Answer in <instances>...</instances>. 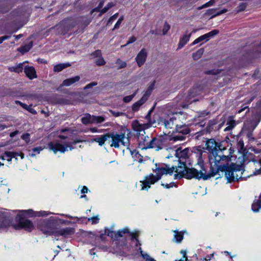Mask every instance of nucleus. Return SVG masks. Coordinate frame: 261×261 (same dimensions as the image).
I'll list each match as a JSON object with an SVG mask.
<instances>
[{
    "label": "nucleus",
    "instance_id": "20e7f679",
    "mask_svg": "<svg viewBox=\"0 0 261 261\" xmlns=\"http://www.w3.org/2000/svg\"><path fill=\"white\" fill-rule=\"evenodd\" d=\"M109 138H111L110 146L115 148H118L121 144L124 146H128L129 142L128 138L125 137L124 134H109Z\"/></svg>",
    "mask_w": 261,
    "mask_h": 261
},
{
    "label": "nucleus",
    "instance_id": "39448f33",
    "mask_svg": "<svg viewBox=\"0 0 261 261\" xmlns=\"http://www.w3.org/2000/svg\"><path fill=\"white\" fill-rule=\"evenodd\" d=\"M58 138L62 140L65 139V136L64 135H59ZM48 147L50 150H52L55 153L58 151L64 153L65 151V147L64 146V141H60L59 140L56 139L53 142H50L48 143Z\"/></svg>",
    "mask_w": 261,
    "mask_h": 261
},
{
    "label": "nucleus",
    "instance_id": "c756f323",
    "mask_svg": "<svg viewBox=\"0 0 261 261\" xmlns=\"http://www.w3.org/2000/svg\"><path fill=\"white\" fill-rule=\"evenodd\" d=\"M173 232H174V239L175 241L177 243L180 242L184 238V232H178L177 230H174Z\"/></svg>",
    "mask_w": 261,
    "mask_h": 261
},
{
    "label": "nucleus",
    "instance_id": "774afa93",
    "mask_svg": "<svg viewBox=\"0 0 261 261\" xmlns=\"http://www.w3.org/2000/svg\"><path fill=\"white\" fill-rule=\"evenodd\" d=\"M109 10V8H107V7H105L103 9H102L100 11L101 12V14H102L103 13H105V12H106L108 10Z\"/></svg>",
    "mask_w": 261,
    "mask_h": 261
},
{
    "label": "nucleus",
    "instance_id": "a211bd4d",
    "mask_svg": "<svg viewBox=\"0 0 261 261\" xmlns=\"http://www.w3.org/2000/svg\"><path fill=\"white\" fill-rule=\"evenodd\" d=\"M227 11L226 9H223L221 11H217L216 9H211L207 11L206 14L211 16V18H213L215 16L220 15L222 14L225 13Z\"/></svg>",
    "mask_w": 261,
    "mask_h": 261
},
{
    "label": "nucleus",
    "instance_id": "2eb2a0df",
    "mask_svg": "<svg viewBox=\"0 0 261 261\" xmlns=\"http://www.w3.org/2000/svg\"><path fill=\"white\" fill-rule=\"evenodd\" d=\"M128 233H130V236L132 237V239H136V241L139 243V241L137 239V237L139 234V231L138 230H135L134 232H130L129 229L127 228H124L122 229L117 231V238L119 239V238L122 237L123 234Z\"/></svg>",
    "mask_w": 261,
    "mask_h": 261
},
{
    "label": "nucleus",
    "instance_id": "dca6fc26",
    "mask_svg": "<svg viewBox=\"0 0 261 261\" xmlns=\"http://www.w3.org/2000/svg\"><path fill=\"white\" fill-rule=\"evenodd\" d=\"M24 71L26 75L30 80H32L37 77L36 70L35 69V68L33 66H25L24 68Z\"/></svg>",
    "mask_w": 261,
    "mask_h": 261
},
{
    "label": "nucleus",
    "instance_id": "f257e3e1",
    "mask_svg": "<svg viewBox=\"0 0 261 261\" xmlns=\"http://www.w3.org/2000/svg\"><path fill=\"white\" fill-rule=\"evenodd\" d=\"M197 158V167L198 169H189L184 170L183 167H180L177 169V172L178 174H176L175 177L176 178H180L185 177L187 179L192 178H202L204 180L214 176L219 171H223L227 167L226 164H229L232 158L231 155H223L219 154L217 151H212L210 152L208 158L209 162L211 164V169L212 170L211 174H206V170L203 166V160L201 158V152H199L196 155Z\"/></svg>",
    "mask_w": 261,
    "mask_h": 261
},
{
    "label": "nucleus",
    "instance_id": "0e129e2a",
    "mask_svg": "<svg viewBox=\"0 0 261 261\" xmlns=\"http://www.w3.org/2000/svg\"><path fill=\"white\" fill-rule=\"evenodd\" d=\"M19 132L18 130L14 131L13 132H12L10 134V136L12 138L15 137L16 135L18 134Z\"/></svg>",
    "mask_w": 261,
    "mask_h": 261
},
{
    "label": "nucleus",
    "instance_id": "7c9ffc66",
    "mask_svg": "<svg viewBox=\"0 0 261 261\" xmlns=\"http://www.w3.org/2000/svg\"><path fill=\"white\" fill-rule=\"evenodd\" d=\"M65 69V63H60L54 66L53 71L55 72H59Z\"/></svg>",
    "mask_w": 261,
    "mask_h": 261
},
{
    "label": "nucleus",
    "instance_id": "f704fd0d",
    "mask_svg": "<svg viewBox=\"0 0 261 261\" xmlns=\"http://www.w3.org/2000/svg\"><path fill=\"white\" fill-rule=\"evenodd\" d=\"M204 50L202 48H200L196 52L194 53L192 55V57L194 60H197L200 59L203 55Z\"/></svg>",
    "mask_w": 261,
    "mask_h": 261
},
{
    "label": "nucleus",
    "instance_id": "f8f14e48",
    "mask_svg": "<svg viewBox=\"0 0 261 261\" xmlns=\"http://www.w3.org/2000/svg\"><path fill=\"white\" fill-rule=\"evenodd\" d=\"M197 91V89H193L190 92L186 98V103L182 105L183 108H186L188 106V104L192 103V102L197 101L199 100V97H196L197 95L196 93Z\"/></svg>",
    "mask_w": 261,
    "mask_h": 261
},
{
    "label": "nucleus",
    "instance_id": "3c124183",
    "mask_svg": "<svg viewBox=\"0 0 261 261\" xmlns=\"http://www.w3.org/2000/svg\"><path fill=\"white\" fill-rule=\"evenodd\" d=\"M30 134L28 133H26L23 134L21 138L22 139L24 140L27 143H28L30 142Z\"/></svg>",
    "mask_w": 261,
    "mask_h": 261
},
{
    "label": "nucleus",
    "instance_id": "e2e57ef3",
    "mask_svg": "<svg viewBox=\"0 0 261 261\" xmlns=\"http://www.w3.org/2000/svg\"><path fill=\"white\" fill-rule=\"evenodd\" d=\"M88 189L86 186H84L83 187L82 189L81 190V193L82 194L87 193L88 192Z\"/></svg>",
    "mask_w": 261,
    "mask_h": 261
},
{
    "label": "nucleus",
    "instance_id": "5701e85b",
    "mask_svg": "<svg viewBox=\"0 0 261 261\" xmlns=\"http://www.w3.org/2000/svg\"><path fill=\"white\" fill-rule=\"evenodd\" d=\"M33 46V42L31 41L28 43V44L21 46L19 48H18V51L21 53L22 54H24L25 53H27L30 50V49Z\"/></svg>",
    "mask_w": 261,
    "mask_h": 261
},
{
    "label": "nucleus",
    "instance_id": "a18cd8bd",
    "mask_svg": "<svg viewBox=\"0 0 261 261\" xmlns=\"http://www.w3.org/2000/svg\"><path fill=\"white\" fill-rule=\"evenodd\" d=\"M123 20V16H121L119 18V19L118 20V21H117L116 24H115L113 30H114L115 29H118L119 28V26H120V24L121 23V22H122Z\"/></svg>",
    "mask_w": 261,
    "mask_h": 261
},
{
    "label": "nucleus",
    "instance_id": "de8ad7c7",
    "mask_svg": "<svg viewBox=\"0 0 261 261\" xmlns=\"http://www.w3.org/2000/svg\"><path fill=\"white\" fill-rule=\"evenodd\" d=\"M215 0H211L209 2H208L207 3H205V4H204L203 5H202L200 8V9H202V8H206V7H210V6H211L212 5H214V4L215 3Z\"/></svg>",
    "mask_w": 261,
    "mask_h": 261
},
{
    "label": "nucleus",
    "instance_id": "bb28decb",
    "mask_svg": "<svg viewBox=\"0 0 261 261\" xmlns=\"http://www.w3.org/2000/svg\"><path fill=\"white\" fill-rule=\"evenodd\" d=\"M261 208V200H255L252 205V210L254 212H257Z\"/></svg>",
    "mask_w": 261,
    "mask_h": 261
},
{
    "label": "nucleus",
    "instance_id": "a19ab883",
    "mask_svg": "<svg viewBox=\"0 0 261 261\" xmlns=\"http://www.w3.org/2000/svg\"><path fill=\"white\" fill-rule=\"evenodd\" d=\"M170 28V25L167 22H165L162 30L163 34H166L168 31L169 30Z\"/></svg>",
    "mask_w": 261,
    "mask_h": 261
},
{
    "label": "nucleus",
    "instance_id": "6ab92c4d",
    "mask_svg": "<svg viewBox=\"0 0 261 261\" xmlns=\"http://www.w3.org/2000/svg\"><path fill=\"white\" fill-rule=\"evenodd\" d=\"M191 37L190 34H186L180 38L177 49H179L182 48L189 41Z\"/></svg>",
    "mask_w": 261,
    "mask_h": 261
},
{
    "label": "nucleus",
    "instance_id": "ea45409f",
    "mask_svg": "<svg viewBox=\"0 0 261 261\" xmlns=\"http://www.w3.org/2000/svg\"><path fill=\"white\" fill-rule=\"evenodd\" d=\"M219 31L218 30H214L206 34L207 38L210 39L211 38L214 37V36L217 35L219 33Z\"/></svg>",
    "mask_w": 261,
    "mask_h": 261
},
{
    "label": "nucleus",
    "instance_id": "69168bd1",
    "mask_svg": "<svg viewBox=\"0 0 261 261\" xmlns=\"http://www.w3.org/2000/svg\"><path fill=\"white\" fill-rule=\"evenodd\" d=\"M65 85V80L63 81L62 84L60 85V86L58 88V91H62V87Z\"/></svg>",
    "mask_w": 261,
    "mask_h": 261
},
{
    "label": "nucleus",
    "instance_id": "338daca9",
    "mask_svg": "<svg viewBox=\"0 0 261 261\" xmlns=\"http://www.w3.org/2000/svg\"><path fill=\"white\" fill-rule=\"evenodd\" d=\"M73 232H74V230L72 228H71L69 229L66 228V234L72 233Z\"/></svg>",
    "mask_w": 261,
    "mask_h": 261
},
{
    "label": "nucleus",
    "instance_id": "09e8293b",
    "mask_svg": "<svg viewBox=\"0 0 261 261\" xmlns=\"http://www.w3.org/2000/svg\"><path fill=\"white\" fill-rule=\"evenodd\" d=\"M110 112L115 117H119L124 115V113L123 112H116L113 110H110Z\"/></svg>",
    "mask_w": 261,
    "mask_h": 261
},
{
    "label": "nucleus",
    "instance_id": "58836bf2",
    "mask_svg": "<svg viewBox=\"0 0 261 261\" xmlns=\"http://www.w3.org/2000/svg\"><path fill=\"white\" fill-rule=\"evenodd\" d=\"M137 92V91H136V92H135L134 93V94H133L132 95H128V96H125L123 99V100L124 102H130V101H132V100L133 99V98L135 97V96L136 95V93Z\"/></svg>",
    "mask_w": 261,
    "mask_h": 261
},
{
    "label": "nucleus",
    "instance_id": "6e6552de",
    "mask_svg": "<svg viewBox=\"0 0 261 261\" xmlns=\"http://www.w3.org/2000/svg\"><path fill=\"white\" fill-rule=\"evenodd\" d=\"M226 169L223 170V171L225 172V175L227 180L231 182L234 179H238V177L235 176L237 172L235 169L236 164L230 161L229 164H226Z\"/></svg>",
    "mask_w": 261,
    "mask_h": 261
},
{
    "label": "nucleus",
    "instance_id": "f03ea898",
    "mask_svg": "<svg viewBox=\"0 0 261 261\" xmlns=\"http://www.w3.org/2000/svg\"><path fill=\"white\" fill-rule=\"evenodd\" d=\"M60 219L50 218L49 220L40 222L38 224V228L46 235L64 236L65 234V229H60Z\"/></svg>",
    "mask_w": 261,
    "mask_h": 261
},
{
    "label": "nucleus",
    "instance_id": "4468645a",
    "mask_svg": "<svg viewBox=\"0 0 261 261\" xmlns=\"http://www.w3.org/2000/svg\"><path fill=\"white\" fill-rule=\"evenodd\" d=\"M163 145V142L161 139L153 138L148 145L146 146V148H154L155 150H159L162 148Z\"/></svg>",
    "mask_w": 261,
    "mask_h": 261
},
{
    "label": "nucleus",
    "instance_id": "393cba45",
    "mask_svg": "<svg viewBox=\"0 0 261 261\" xmlns=\"http://www.w3.org/2000/svg\"><path fill=\"white\" fill-rule=\"evenodd\" d=\"M92 115L89 114H85L82 118V122L84 124H92Z\"/></svg>",
    "mask_w": 261,
    "mask_h": 261
},
{
    "label": "nucleus",
    "instance_id": "b1692460",
    "mask_svg": "<svg viewBox=\"0 0 261 261\" xmlns=\"http://www.w3.org/2000/svg\"><path fill=\"white\" fill-rule=\"evenodd\" d=\"M23 63H20L15 66L9 67L8 69L11 72H15L17 73L21 72L23 69Z\"/></svg>",
    "mask_w": 261,
    "mask_h": 261
},
{
    "label": "nucleus",
    "instance_id": "473e14b6",
    "mask_svg": "<svg viewBox=\"0 0 261 261\" xmlns=\"http://www.w3.org/2000/svg\"><path fill=\"white\" fill-rule=\"evenodd\" d=\"M176 119L173 117H171L169 120L164 122L165 126L166 128H172L175 123L174 121H176Z\"/></svg>",
    "mask_w": 261,
    "mask_h": 261
},
{
    "label": "nucleus",
    "instance_id": "412c9836",
    "mask_svg": "<svg viewBox=\"0 0 261 261\" xmlns=\"http://www.w3.org/2000/svg\"><path fill=\"white\" fill-rule=\"evenodd\" d=\"M141 139H143V141L140 140L139 143V146L141 149H146L148 148H146V146H148L150 143L151 140L148 136L144 137V138H141Z\"/></svg>",
    "mask_w": 261,
    "mask_h": 261
},
{
    "label": "nucleus",
    "instance_id": "ddd939ff",
    "mask_svg": "<svg viewBox=\"0 0 261 261\" xmlns=\"http://www.w3.org/2000/svg\"><path fill=\"white\" fill-rule=\"evenodd\" d=\"M132 126L134 131L140 133L142 131L144 132L145 129L149 128L150 124L148 123L141 124L138 120H134L132 123Z\"/></svg>",
    "mask_w": 261,
    "mask_h": 261
},
{
    "label": "nucleus",
    "instance_id": "f3484780",
    "mask_svg": "<svg viewBox=\"0 0 261 261\" xmlns=\"http://www.w3.org/2000/svg\"><path fill=\"white\" fill-rule=\"evenodd\" d=\"M11 220L3 214L0 215V229H5L10 225Z\"/></svg>",
    "mask_w": 261,
    "mask_h": 261
},
{
    "label": "nucleus",
    "instance_id": "4c0bfd02",
    "mask_svg": "<svg viewBox=\"0 0 261 261\" xmlns=\"http://www.w3.org/2000/svg\"><path fill=\"white\" fill-rule=\"evenodd\" d=\"M107 235L114 239H118L117 232L109 230L108 231H106Z\"/></svg>",
    "mask_w": 261,
    "mask_h": 261
},
{
    "label": "nucleus",
    "instance_id": "7ed1b4c3",
    "mask_svg": "<svg viewBox=\"0 0 261 261\" xmlns=\"http://www.w3.org/2000/svg\"><path fill=\"white\" fill-rule=\"evenodd\" d=\"M174 168H169V167L166 166V167H162L156 168L154 169V172L156 175L153 174L149 175L146 176L144 181H140V188L141 190H148L150 188L151 185L154 184L160 180L162 176L164 174H169L171 175L173 173Z\"/></svg>",
    "mask_w": 261,
    "mask_h": 261
},
{
    "label": "nucleus",
    "instance_id": "0eeeda50",
    "mask_svg": "<svg viewBox=\"0 0 261 261\" xmlns=\"http://www.w3.org/2000/svg\"><path fill=\"white\" fill-rule=\"evenodd\" d=\"M17 219H18L19 222L17 225H14L15 229L24 228L25 230L30 232L34 229V225L31 220L23 219L19 215H17Z\"/></svg>",
    "mask_w": 261,
    "mask_h": 261
},
{
    "label": "nucleus",
    "instance_id": "2f4dec72",
    "mask_svg": "<svg viewBox=\"0 0 261 261\" xmlns=\"http://www.w3.org/2000/svg\"><path fill=\"white\" fill-rule=\"evenodd\" d=\"M80 79V76H75L66 79V86H69L76 82H77Z\"/></svg>",
    "mask_w": 261,
    "mask_h": 261
},
{
    "label": "nucleus",
    "instance_id": "a878e982",
    "mask_svg": "<svg viewBox=\"0 0 261 261\" xmlns=\"http://www.w3.org/2000/svg\"><path fill=\"white\" fill-rule=\"evenodd\" d=\"M92 124H99L105 120V118L102 116L92 115Z\"/></svg>",
    "mask_w": 261,
    "mask_h": 261
},
{
    "label": "nucleus",
    "instance_id": "c03bdc74",
    "mask_svg": "<svg viewBox=\"0 0 261 261\" xmlns=\"http://www.w3.org/2000/svg\"><path fill=\"white\" fill-rule=\"evenodd\" d=\"M136 40V37L135 36H132L131 37H130L129 38V39L127 41L126 44H125V45H121V47H125V46H127V45H128V44H129L130 43H132L135 42Z\"/></svg>",
    "mask_w": 261,
    "mask_h": 261
},
{
    "label": "nucleus",
    "instance_id": "6e6d98bb",
    "mask_svg": "<svg viewBox=\"0 0 261 261\" xmlns=\"http://www.w3.org/2000/svg\"><path fill=\"white\" fill-rule=\"evenodd\" d=\"M89 130L91 132H92L93 133H102L103 132V129H98L96 127H91V128H90Z\"/></svg>",
    "mask_w": 261,
    "mask_h": 261
},
{
    "label": "nucleus",
    "instance_id": "4d7b16f0",
    "mask_svg": "<svg viewBox=\"0 0 261 261\" xmlns=\"http://www.w3.org/2000/svg\"><path fill=\"white\" fill-rule=\"evenodd\" d=\"M49 213H48L46 211L36 212V214L35 215V216H46L48 215Z\"/></svg>",
    "mask_w": 261,
    "mask_h": 261
},
{
    "label": "nucleus",
    "instance_id": "864d4df0",
    "mask_svg": "<svg viewBox=\"0 0 261 261\" xmlns=\"http://www.w3.org/2000/svg\"><path fill=\"white\" fill-rule=\"evenodd\" d=\"M118 13H116L114 15H113V16H112L109 18V19L108 20V24L112 23L115 19H117V18L118 17Z\"/></svg>",
    "mask_w": 261,
    "mask_h": 261
},
{
    "label": "nucleus",
    "instance_id": "37998d69",
    "mask_svg": "<svg viewBox=\"0 0 261 261\" xmlns=\"http://www.w3.org/2000/svg\"><path fill=\"white\" fill-rule=\"evenodd\" d=\"M225 149V147L223 146L222 143H217L216 142V146L215 149V150H216L217 152L218 151H222Z\"/></svg>",
    "mask_w": 261,
    "mask_h": 261
},
{
    "label": "nucleus",
    "instance_id": "4be33fe9",
    "mask_svg": "<svg viewBox=\"0 0 261 261\" xmlns=\"http://www.w3.org/2000/svg\"><path fill=\"white\" fill-rule=\"evenodd\" d=\"M207 149L212 152V151H216L215 149L216 146V142L214 139H210L206 142Z\"/></svg>",
    "mask_w": 261,
    "mask_h": 261
},
{
    "label": "nucleus",
    "instance_id": "79ce46f5",
    "mask_svg": "<svg viewBox=\"0 0 261 261\" xmlns=\"http://www.w3.org/2000/svg\"><path fill=\"white\" fill-rule=\"evenodd\" d=\"M101 55V52L100 50H96V51H95L94 52H93V53H92L91 54V56L92 58L94 59L97 58L98 57H99Z\"/></svg>",
    "mask_w": 261,
    "mask_h": 261
},
{
    "label": "nucleus",
    "instance_id": "052dcab7",
    "mask_svg": "<svg viewBox=\"0 0 261 261\" xmlns=\"http://www.w3.org/2000/svg\"><path fill=\"white\" fill-rule=\"evenodd\" d=\"M214 256V254H212L210 255H208L206 256V257L203 258L202 259L203 261H208V260H210L211 259V258Z\"/></svg>",
    "mask_w": 261,
    "mask_h": 261
},
{
    "label": "nucleus",
    "instance_id": "13d9d810",
    "mask_svg": "<svg viewBox=\"0 0 261 261\" xmlns=\"http://www.w3.org/2000/svg\"><path fill=\"white\" fill-rule=\"evenodd\" d=\"M4 154L8 158H14V152L11 151H5Z\"/></svg>",
    "mask_w": 261,
    "mask_h": 261
},
{
    "label": "nucleus",
    "instance_id": "8fccbe9b",
    "mask_svg": "<svg viewBox=\"0 0 261 261\" xmlns=\"http://www.w3.org/2000/svg\"><path fill=\"white\" fill-rule=\"evenodd\" d=\"M180 253L182 254V258L179 260L176 259L175 261H187L188 259L186 256V251L185 250H181Z\"/></svg>",
    "mask_w": 261,
    "mask_h": 261
},
{
    "label": "nucleus",
    "instance_id": "cd10ccee",
    "mask_svg": "<svg viewBox=\"0 0 261 261\" xmlns=\"http://www.w3.org/2000/svg\"><path fill=\"white\" fill-rule=\"evenodd\" d=\"M116 67L118 69L125 68L127 66V63L125 61L120 59H117L115 62Z\"/></svg>",
    "mask_w": 261,
    "mask_h": 261
},
{
    "label": "nucleus",
    "instance_id": "c85d7f7f",
    "mask_svg": "<svg viewBox=\"0 0 261 261\" xmlns=\"http://www.w3.org/2000/svg\"><path fill=\"white\" fill-rule=\"evenodd\" d=\"M226 125L227 126L224 129V131L227 132L231 130L236 125L235 121L232 118H229Z\"/></svg>",
    "mask_w": 261,
    "mask_h": 261
},
{
    "label": "nucleus",
    "instance_id": "9b49d317",
    "mask_svg": "<svg viewBox=\"0 0 261 261\" xmlns=\"http://www.w3.org/2000/svg\"><path fill=\"white\" fill-rule=\"evenodd\" d=\"M147 51L146 49L142 48L137 55L135 61L139 67L142 66L146 62Z\"/></svg>",
    "mask_w": 261,
    "mask_h": 261
},
{
    "label": "nucleus",
    "instance_id": "bf43d9fd",
    "mask_svg": "<svg viewBox=\"0 0 261 261\" xmlns=\"http://www.w3.org/2000/svg\"><path fill=\"white\" fill-rule=\"evenodd\" d=\"M102 6H103V3L102 2L100 3L98 5V7L97 8L92 10L91 12V13H92L94 11H99V9L101 8Z\"/></svg>",
    "mask_w": 261,
    "mask_h": 261
},
{
    "label": "nucleus",
    "instance_id": "c9c22d12",
    "mask_svg": "<svg viewBox=\"0 0 261 261\" xmlns=\"http://www.w3.org/2000/svg\"><path fill=\"white\" fill-rule=\"evenodd\" d=\"M94 62L95 64L98 66H102L106 64V61H105L103 58L102 57V55L95 59Z\"/></svg>",
    "mask_w": 261,
    "mask_h": 261
},
{
    "label": "nucleus",
    "instance_id": "423d86ee",
    "mask_svg": "<svg viewBox=\"0 0 261 261\" xmlns=\"http://www.w3.org/2000/svg\"><path fill=\"white\" fill-rule=\"evenodd\" d=\"M191 152L190 151V150L189 148H186L184 149H181V148H178L175 151V155L177 158L179 159V161L180 162H182L181 165L177 167H172L171 168H174V172H176V173L174 174V176L176 174H178V173L176 171L177 170V169L179 168L180 167H183L184 168V170L189 169V168H186L185 166L186 165L184 164V160H186L188 159L189 156L190 155ZM174 178L176 179L175 177L174 176Z\"/></svg>",
    "mask_w": 261,
    "mask_h": 261
},
{
    "label": "nucleus",
    "instance_id": "72a5a7b5",
    "mask_svg": "<svg viewBox=\"0 0 261 261\" xmlns=\"http://www.w3.org/2000/svg\"><path fill=\"white\" fill-rule=\"evenodd\" d=\"M140 245L141 244L139 243L140 247L139 249L143 258L145 259L146 261H155L153 258L151 257L147 253L144 252L142 250Z\"/></svg>",
    "mask_w": 261,
    "mask_h": 261
},
{
    "label": "nucleus",
    "instance_id": "49530a36",
    "mask_svg": "<svg viewBox=\"0 0 261 261\" xmlns=\"http://www.w3.org/2000/svg\"><path fill=\"white\" fill-rule=\"evenodd\" d=\"M99 219L98 217V216L91 217V218H89L88 219V220L89 221H91L92 224H97V223H98V222H99Z\"/></svg>",
    "mask_w": 261,
    "mask_h": 261
},
{
    "label": "nucleus",
    "instance_id": "1a4fd4ad",
    "mask_svg": "<svg viewBox=\"0 0 261 261\" xmlns=\"http://www.w3.org/2000/svg\"><path fill=\"white\" fill-rule=\"evenodd\" d=\"M153 88V84H152L148 87L142 97L133 105L132 110L134 111H137L139 109V108L147 100L151 94Z\"/></svg>",
    "mask_w": 261,
    "mask_h": 261
},
{
    "label": "nucleus",
    "instance_id": "5fc2aeb1",
    "mask_svg": "<svg viewBox=\"0 0 261 261\" xmlns=\"http://www.w3.org/2000/svg\"><path fill=\"white\" fill-rule=\"evenodd\" d=\"M246 7V4H245L244 3H241L238 7V12H240V11H242L244 10L245 9Z\"/></svg>",
    "mask_w": 261,
    "mask_h": 261
},
{
    "label": "nucleus",
    "instance_id": "603ef678",
    "mask_svg": "<svg viewBox=\"0 0 261 261\" xmlns=\"http://www.w3.org/2000/svg\"><path fill=\"white\" fill-rule=\"evenodd\" d=\"M96 85H97V83L96 82H92L88 85H87L85 87H84V90H87V89H91L94 86H96Z\"/></svg>",
    "mask_w": 261,
    "mask_h": 261
},
{
    "label": "nucleus",
    "instance_id": "9d476101",
    "mask_svg": "<svg viewBox=\"0 0 261 261\" xmlns=\"http://www.w3.org/2000/svg\"><path fill=\"white\" fill-rule=\"evenodd\" d=\"M176 131L179 133H181V134L175 135L171 138V140H173V141L184 140L185 137L184 135L188 134L189 130L185 126L177 127V125H176Z\"/></svg>",
    "mask_w": 261,
    "mask_h": 261
},
{
    "label": "nucleus",
    "instance_id": "e433bc0d",
    "mask_svg": "<svg viewBox=\"0 0 261 261\" xmlns=\"http://www.w3.org/2000/svg\"><path fill=\"white\" fill-rule=\"evenodd\" d=\"M209 39L207 38V36L206 34H204L203 35H202L200 36L199 37L197 38L196 39H195L193 42L192 43L193 45H195L197 43H198L199 42L205 40L206 41H207Z\"/></svg>",
    "mask_w": 261,
    "mask_h": 261
},
{
    "label": "nucleus",
    "instance_id": "680f3d73",
    "mask_svg": "<svg viewBox=\"0 0 261 261\" xmlns=\"http://www.w3.org/2000/svg\"><path fill=\"white\" fill-rule=\"evenodd\" d=\"M42 150V148L41 147H35L33 149V151L34 152H37L38 153H40V151Z\"/></svg>",
    "mask_w": 261,
    "mask_h": 261
},
{
    "label": "nucleus",
    "instance_id": "aec40b11",
    "mask_svg": "<svg viewBox=\"0 0 261 261\" xmlns=\"http://www.w3.org/2000/svg\"><path fill=\"white\" fill-rule=\"evenodd\" d=\"M109 138V134H106L103 135H101L99 137H96L93 140V141H95L98 143L100 146H102L105 142Z\"/></svg>",
    "mask_w": 261,
    "mask_h": 261
}]
</instances>
